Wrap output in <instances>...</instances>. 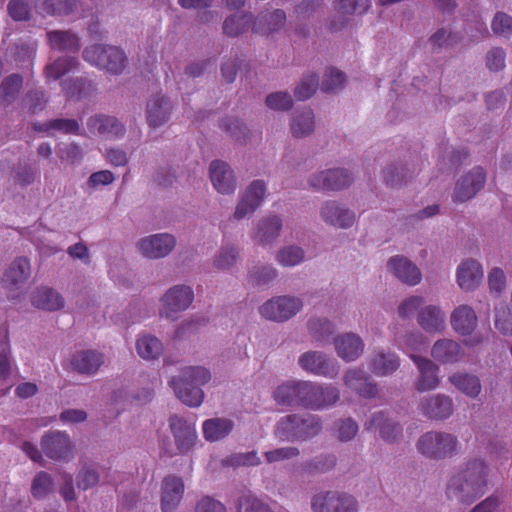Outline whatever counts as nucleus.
<instances>
[{"mask_svg": "<svg viewBox=\"0 0 512 512\" xmlns=\"http://www.w3.org/2000/svg\"><path fill=\"white\" fill-rule=\"evenodd\" d=\"M488 466L481 458H473L453 472L446 485L451 500L470 504L483 495L487 486Z\"/></svg>", "mask_w": 512, "mask_h": 512, "instance_id": "obj_1", "label": "nucleus"}, {"mask_svg": "<svg viewBox=\"0 0 512 512\" xmlns=\"http://www.w3.org/2000/svg\"><path fill=\"white\" fill-rule=\"evenodd\" d=\"M211 380L210 371L203 366H186L180 370L178 376H172L168 380L169 387L175 396L189 407H199L205 394L196 385H205Z\"/></svg>", "mask_w": 512, "mask_h": 512, "instance_id": "obj_2", "label": "nucleus"}, {"mask_svg": "<svg viewBox=\"0 0 512 512\" xmlns=\"http://www.w3.org/2000/svg\"><path fill=\"white\" fill-rule=\"evenodd\" d=\"M325 391L317 388L313 383L305 381H288L279 385L274 391V398L281 405L301 404L309 408H319L323 402L308 398V394H323Z\"/></svg>", "mask_w": 512, "mask_h": 512, "instance_id": "obj_3", "label": "nucleus"}, {"mask_svg": "<svg viewBox=\"0 0 512 512\" xmlns=\"http://www.w3.org/2000/svg\"><path fill=\"white\" fill-rule=\"evenodd\" d=\"M320 429V420L315 415L305 418L289 415L277 423L275 434L281 441H298L317 435Z\"/></svg>", "mask_w": 512, "mask_h": 512, "instance_id": "obj_4", "label": "nucleus"}, {"mask_svg": "<svg viewBox=\"0 0 512 512\" xmlns=\"http://www.w3.org/2000/svg\"><path fill=\"white\" fill-rule=\"evenodd\" d=\"M418 451L433 459L452 457L459 450L456 436L445 432H428L417 442Z\"/></svg>", "mask_w": 512, "mask_h": 512, "instance_id": "obj_5", "label": "nucleus"}, {"mask_svg": "<svg viewBox=\"0 0 512 512\" xmlns=\"http://www.w3.org/2000/svg\"><path fill=\"white\" fill-rule=\"evenodd\" d=\"M84 59L93 66L118 73L123 69L126 58L117 47L94 45L85 49Z\"/></svg>", "mask_w": 512, "mask_h": 512, "instance_id": "obj_6", "label": "nucleus"}, {"mask_svg": "<svg viewBox=\"0 0 512 512\" xmlns=\"http://www.w3.org/2000/svg\"><path fill=\"white\" fill-rule=\"evenodd\" d=\"M302 308V301L299 298L291 296H277L267 300L259 307L260 315L271 321L283 322Z\"/></svg>", "mask_w": 512, "mask_h": 512, "instance_id": "obj_7", "label": "nucleus"}, {"mask_svg": "<svg viewBox=\"0 0 512 512\" xmlns=\"http://www.w3.org/2000/svg\"><path fill=\"white\" fill-rule=\"evenodd\" d=\"M176 246V239L169 233L144 236L136 242V249L144 258L156 260L168 256Z\"/></svg>", "mask_w": 512, "mask_h": 512, "instance_id": "obj_8", "label": "nucleus"}, {"mask_svg": "<svg viewBox=\"0 0 512 512\" xmlns=\"http://www.w3.org/2000/svg\"><path fill=\"white\" fill-rule=\"evenodd\" d=\"M194 293L191 287L176 285L162 297V314L166 318H174L175 314L186 310L192 303Z\"/></svg>", "mask_w": 512, "mask_h": 512, "instance_id": "obj_9", "label": "nucleus"}, {"mask_svg": "<svg viewBox=\"0 0 512 512\" xmlns=\"http://www.w3.org/2000/svg\"><path fill=\"white\" fill-rule=\"evenodd\" d=\"M298 363L305 371L318 376L333 378L339 372L337 361L321 352H306L299 357Z\"/></svg>", "mask_w": 512, "mask_h": 512, "instance_id": "obj_10", "label": "nucleus"}, {"mask_svg": "<svg viewBox=\"0 0 512 512\" xmlns=\"http://www.w3.org/2000/svg\"><path fill=\"white\" fill-rule=\"evenodd\" d=\"M486 175L481 167H475L462 175L456 182L453 199L465 202L473 198L484 186Z\"/></svg>", "mask_w": 512, "mask_h": 512, "instance_id": "obj_11", "label": "nucleus"}, {"mask_svg": "<svg viewBox=\"0 0 512 512\" xmlns=\"http://www.w3.org/2000/svg\"><path fill=\"white\" fill-rule=\"evenodd\" d=\"M265 192L266 186L263 181L254 180L251 182L241 194L240 201L235 209V218L242 219L258 209L263 203Z\"/></svg>", "mask_w": 512, "mask_h": 512, "instance_id": "obj_12", "label": "nucleus"}, {"mask_svg": "<svg viewBox=\"0 0 512 512\" xmlns=\"http://www.w3.org/2000/svg\"><path fill=\"white\" fill-rule=\"evenodd\" d=\"M209 177L214 189L222 195L233 194L237 187L234 171L223 161L214 160L209 166Z\"/></svg>", "mask_w": 512, "mask_h": 512, "instance_id": "obj_13", "label": "nucleus"}, {"mask_svg": "<svg viewBox=\"0 0 512 512\" xmlns=\"http://www.w3.org/2000/svg\"><path fill=\"white\" fill-rule=\"evenodd\" d=\"M352 182V175L345 169H329L311 176L309 183L319 190H339Z\"/></svg>", "mask_w": 512, "mask_h": 512, "instance_id": "obj_14", "label": "nucleus"}, {"mask_svg": "<svg viewBox=\"0 0 512 512\" xmlns=\"http://www.w3.org/2000/svg\"><path fill=\"white\" fill-rule=\"evenodd\" d=\"M31 273L30 262L25 257H19L12 261L6 269L2 284L9 292H15L24 286Z\"/></svg>", "mask_w": 512, "mask_h": 512, "instance_id": "obj_15", "label": "nucleus"}, {"mask_svg": "<svg viewBox=\"0 0 512 512\" xmlns=\"http://www.w3.org/2000/svg\"><path fill=\"white\" fill-rule=\"evenodd\" d=\"M483 277V267L474 259L462 261L456 271L457 284L465 291L475 290L481 284Z\"/></svg>", "mask_w": 512, "mask_h": 512, "instance_id": "obj_16", "label": "nucleus"}, {"mask_svg": "<svg viewBox=\"0 0 512 512\" xmlns=\"http://www.w3.org/2000/svg\"><path fill=\"white\" fill-rule=\"evenodd\" d=\"M320 215L323 221L339 228L351 227L355 222V213L335 201L325 202L321 206Z\"/></svg>", "mask_w": 512, "mask_h": 512, "instance_id": "obj_17", "label": "nucleus"}, {"mask_svg": "<svg viewBox=\"0 0 512 512\" xmlns=\"http://www.w3.org/2000/svg\"><path fill=\"white\" fill-rule=\"evenodd\" d=\"M42 449L51 459L61 460L67 458L72 451L69 436L66 433L54 431L42 438Z\"/></svg>", "mask_w": 512, "mask_h": 512, "instance_id": "obj_18", "label": "nucleus"}, {"mask_svg": "<svg viewBox=\"0 0 512 512\" xmlns=\"http://www.w3.org/2000/svg\"><path fill=\"white\" fill-rule=\"evenodd\" d=\"M387 268L400 281L411 286L417 285L422 279L419 268L404 256L391 257L387 263Z\"/></svg>", "mask_w": 512, "mask_h": 512, "instance_id": "obj_19", "label": "nucleus"}, {"mask_svg": "<svg viewBox=\"0 0 512 512\" xmlns=\"http://www.w3.org/2000/svg\"><path fill=\"white\" fill-rule=\"evenodd\" d=\"M334 347L342 360L351 362L361 356L364 343L361 337L355 333H343L334 339Z\"/></svg>", "mask_w": 512, "mask_h": 512, "instance_id": "obj_20", "label": "nucleus"}, {"mask_svg": "<svg viewBox=\"0 0 512 512\" xmlns=\"http://www.w3.org/2000/svg\"><path fill=\"white\" fill-rule=\"evenodd\" d=\"M170 428L180 451L189 450L194 446L197 440L194 424H190L178 416H173L170 419Z\"/></svg>", "mask_w": 512, "mask_h": 512, "instance_id": "obj_21", "label": "nucleus"}, {"mask_svg": "<svg viewBox=\"0 0 512 512\" xmlns=\"http://www.w3.org/2000/svg\"><path fill=\"white\" fill-rule=\"evenodd\" d=\"M450 323L456 333L469 335L477 326V315L472 307L460 305L451 313Z\"/></svg>", "mask_w": 512, "mask_h": 512, "instance_id": "obj_22", "label": "nucleus"}, {"mask_svg": "<svg viewBox=\"0 0 512 512\" xmlns=\"http://www.w3.org/2000/svg\"><path fill=\"white\" fill-rule=\"evenodd\" d=\"M410 358L416 364L420 374L416 384L417 389L426 391L436 388L439 383L437 366L432 361L420 358L412 353L410 354Z\"/></svg>", "mask_w": 512, "mask_h": 512, "instance_id": "obj_23", "label": "nucleus"}, {"mask_svg": "<svg viewBox=\"0 0 512 512\" xmlns=\"http://www.w3.org/2000/svg\"><path fill=\"white\" fill-rule=\"evenodd\" d=\"M281 226V220L277 216L263 218L253 230L251 237L260 245H269L278 237Z\"/></svg>", "mask_w": 512, "mask_h": 512, "instance_id": "obj_24", "label": "nucleus"}, {"mask_svg": "<svg viewBox=\"0 0 512 512\" xmlns=\"http://www.w3.org/2000/svg\"><path fill=\"white\" fill-rule=\"evenodd\" d=\"M418 324L427 332H441L445 328L446 315L439 306L428 305L418 313Z\"/></svg>", "mask_w": 512, "mask_h": 512, "instance_id": "obj_25", "label": "nucleus"}, {"mask_svg": "<svg viewBox=\"0 0 512 512\" xmlns=\"http://www.w3.org/2000/svg\"><path fill=\"white\" fill-rule=\"evenodd\" d=\"M162 489V511L173 512L182 498L184 485L177 477H167Z\"/></svg>", "mask_w": 512, "mask_h": 512, "instance_id": "obj_26", "label": "nucleus"}, {"mask_svg": "<svg viewBox=\"0 0 512 512\" xmlns=\"http://www.w3.org/2000/svg\"><path fill=\"white\" fill-rule=\"evenodd\" d=\"M32 304L39 309L56 311L64 307L62 295L49 287H40L32 295Z\"/></svg>", "mask_w": 512, "mask_h": 512, "instance_id": "obj_27", "label": "nucleus"}, {"mask_svg": "<svg viewBox=\"0 0 512 512\" xmlns=\"http://www.w3.org/2000/svg\"><path fill=\"white\" fill-rule=\"evenodd\" d=\"M422 411L431 418L445 419L452 414V400L443 395L429 397L422 403Z\"/></svg>", "mask_w": 512, "mask_h": 512, "instance_id": "obj_28", "label": "nucleus"}, {"mask_svg": "<svg viewBox=\"0 0 512 512\" xmlns=\"http://www.w3.org/2000/svg\"><path fill=\"white\" fill-rule=\"evenodd\" d=\"M233 422L227 418H212L204 421L202 425L204 438L209 442L222 440L230 434Z\"/></svg>", "mask_w": 512, "mask_h": 512, "instance_id": "obj_29", "label": "nucleus"}, {"mask_svg": "<svg viewBox=\"0 0 512 512\" xmlns=\"http://www.w3.org/2000/svg\"><path fill=\"white\" fill-rule=\"evenodd\" d=\"M335 503L347 504L349 509L354 510V498L351 496H339L336 493L328 492L314 496L312 508L314 512H334Z\"/></svg>", "mask_w": 512, "mask_h": 512, "instance_id": "obj_30", "label": "nucleus"}, {"mask_svg": "<svg viewBox=\"0 0 512 512\" xmlns=\"http://www.w3.org/2000/svg\"><path fill=\"white\" fill-rule=\"evenodd\" d=\"M88 126L91 131L98 132L105 137H118L123 134V125L111 116H95L89 119Z\"/></svg>", "mask_w": 512, "mask_h": 512, "instance_id": "obj_31", "label": "nucleus"}, {"mask_svg": "<svg viewBox=\"0 0 512 512\" xmlns=\"http://www.w3.org/2000/svg\"><path fill=\"white\" fill-rule=\"evenodd\" d=\"M136 352L144 360H154L162 354L163 344L156 336L144 333L136 340Z\"/></svg>", "mask_w": 512, "mask_h": 512, "instance_id": "obj_32", "label": "nucleus"}, {"mask_svg": "<svg viewBox=\"0 0 512 512\" xmlns=\"http://www.w3.org/2000/svg\"><path fill=\"white\" fill-rule=\"evenodd\" d=\"M432 356L443 363H453L462 356L460 345L449 339L437 341L432 347Z\"/></svg>", "mask_w": 512, "mask_h": 512, "instance_id": "obj_33", "label": "nucleus"}, {"mask_svg": "<svg viewBox=\"0 0 512 512\" xmlns=\"http://www.w3.org/2000/svg\"><path fill=\"white\" fill-rule=\"evenodd\" d=\"M101 364L102 355L94 351L78 352L71 360V366L74 370L87 374L94 373Z\"/></svg>", "mask_w": 512, "mask_h": 512, "instance_id": "obj_34", "label": "nucleus"}, {"mask_svg": "<svg viewBox=\"0 0 512 512\" xmlns=\"http://www.w3.org/2000/svg\"><path fill=\"white\" fill-rule=\"evenodd\" d=\"M367 429L379 431V435L386 441H393L400 433V427L388 419L383 413H378L366 424Z\"/></svg>", "mask_w": 512, "mask_h": 512, "instance_id": "obj_35", "label": "nucleus"}, {"mask_svg": "<svg viewBox=\"0 0 512 512\" xmlns=\"http://www.w3.org/2000/svg\"><path fill=\"white\" fill-rule=\"evenodd\" d=\"M399 367V359L394 353L380 351L370 360V369L376 375L383 376L394 372Z\"/></svg>", "mask_w": 512, "mask_h": 512, "instance_id": "obj_36", "label": "nucleus"}, {"mask_svg": "<svg viewBox=\"0 0 512 512\" xmlns=\"http://www.w3.org/2000/svg\"><path fill=\"white\" fill-rule=\"evenodd\" d=\"M345 384L363 397H372L376 393V387L368 382V379L360 370H350L346 374Z\"/></svg>", "mask_w": 512, "mask_h": 512, "instance_id": "obj_37", "label": "nucleus"}, {"mask_svg": "<svg viewBox=\"0 0 512 512\" xmlns=\"http://www.w3.org/2000/svg\"><path fill=\"white\" fill-rule=\"evenodd\" d=\"M169 104L163 97H156L147 105V120L150 126L158 127L167 119Z\"/></svg>", "mask_w": 512, "mask_h": 512, "instance_id": "obj_38", "label": "nucleus"}, {"mask_svg": "<svg viewBox=\"0 0 512 512\" xmlns=\"http://www.w3.org/2000/svg\"><path fill=\"white\" fill-rule=\"evenodd\" d=\"M452 385L469 397H476L481 390L479 379L470 374L457 373L449 378Z\"/></svg>", "mask_w": 512, "mask_h": 512, "instance_id": "obj_39", "label": "nucleus"}, {"mask_svg": "<svg viewBox=\"0 0 512 512\" xmlns=\"http://www.w3.org/2000/svg\"><path fill=\"white\" fill-rule=\"evenodd\" d=\"M304 257L303 249L295 245L284 246L276 254L277 262L285 267L299 265L303 262Z\"/></svg>", "mask_w": 512, "mask_h": 512, "instance_id": "obj_40", "label": "nucleus"}, {"mask_svg": "<svg viewBox=\"0 0 512 512\" xmlns=\"http://www.w3.org/2000/svg\"><path fill=\"white\" fill-rule=\"evenodd\" d=\"M314 128V116L311 110H305L296 114L291 123L292 134L302 137L312 132Z\"/></svg>", "mask_w": 512, "mask_h": 512, "instance_id": "obj_41", "label": "nucleus"}, {"mask_svg": "<svg viewBox=\"0 0 512 512\" xmlns=\"http://www.w3.org/2000/svg\"><path fill=\"white\" fill-rule=\"evenodd\" d=\"M48 38L53 49L70 51L78 48V38L70 32L53 31Z\"/></svg>", "mask_w": 512, "mask_h": 512, "instance_id": "obj_42", "label": "nucleus"}, {"mask_svg": "<svg viewBox=\"0 0 512 512\" xmlns=\"http://www.w3.org/2000/svg\"><path fill=\"white\" fill-rule=\"evenodd\" d=\"M78 0H59L57 7L51 0H38L36 8L41 14H69L74 10Z\"/></svg>", "mask_w": 512, "mask_h": 512, "instance_id": "obj_43", "label": "nucleus"}, {"mask_svg": "<svg viewBox=\"0 0 512 512\" xmlns=\"http://www.w3.org/2000/svg\"><path fill=\"white\" fill-rule=\"evenodd\" d=\"M12 371V361L7 332L0 333V377L6 381Z\"/></svg>", "mask_w": 512, "mask_h": 512, "instance_id": "obj_44", "label": "nucleus"}, {"mask_svg": "<svg viewBox=\"0 0 512 512\" xmlns=\"http://www.w3.org/2000/svg\"><path fill=\"white\" fill-rule=\"evenodd\" d=\"M395 342L401 349L406 351H421L427 347L426 338L418 332L406 334L404 337H395Z\"/></svg>", "mask_w": 512, "mask_h": 512, "instance_id": "obj_45", "label": "nucleus"}, {"mask_svg": "<svg viewBox=\"0 0 512 512\" xmlns=\"http://www.w3.org/2000/svg\"><path fill=\"white\" fill-rule=\"evenodd\" d=\"M238 251L233 245L223 246L215 255L213 265L220 270L231 268L237 259Z\"/></svg>", "mask_w": 512, "mask_h": 512, "instance_id": "obj_46", "label": "nucleus"}, {"mask_svg": "<svg viewBox=\"0 0 512 512\" xmlns=\"http://www.w3.org/2000/svg\"><path fill=\"white\" fill-rule=\"evenodd\" d=\"M75 66V61L69 57H63L46 67V76L48 79H58L65 73L71 71Z\"/></svg>", "mask_w": 512, "mask_h": 512, "instance_id": "obj_47", "label": "nucleus"}, {"mask_svg": "<svg viewBox=\"0 0 512 512\" xmlns=\"http://www.w3.org/2000/svg\"><path fill=\"white\" fill-rule=\"evenodd\" d=\"M494 324L503 335L512 334V312L504 306L496 307Z\"/></svg>", "mask_w": 512, "mask_h": 512, "instance_id": "obj_48", "label": "nucleus"}, {"mask_svg": "<svg viewBox=\"0 0 512 512\" xmlns=\"http://www.w3.org/2000/svg\"><path fill=\"white\" fill-rule=\"evenodd\" d=\"M318 86V78L311 74L304 77L295 89V95L298 100L308 99L316 91Z\"/></svg>", "mask_w": 512, "mask_h": 512, "instance_id": "obj_49", "label": "nucleus"}, {"mask_svg": "<svg viewBox=\"0 0 512 512\" xmlns=\"http://www.w3.org/2000/svg\"><path fill=\"white\" fill-rule=\"evenodd\" d=\"M345 82V77L342 72L335 68H328L324 74L322 81V89L324 91H334L340 88Z\"/></svg>", "mask_w": 512, "mask_h": 512, "instance_id": "obj_50", "label": "nucleus"}, {"mask_svg": "<svg viewBox=\"0 0 512 512\" xmlns=\"http://www.w3.org/2000/svg\"><path fill=\"white\" fill-rule=\"evenodd\" d=\"M492 29L498 35L509 37L512 35V16L497 13L492 21Z\"/></svg>", "mask_w": 512, "mask_h": 512, "instance_id": "obj_51", "label": "nucleus"}, {"mask_svg": "<svg viewBox=\"0 0 512 512\" xmlns=\"http://www.w3.org/2000/svg\"><path fill=\"white\" fill-rule=\"evenodd\" d=\"M424 304L422 296H411L401 302L398 307V314L401 318L406 319L414 315V313Z\"/></svg>", "mask_w": 512, "mask_h": 512, "instance_id": "obj_52", "label": "nucleus"}, {"mask_svg": "<svg viewBox=\"0 0 512 512\" xmlns=\"http://www.w3.org/2000/svg\"><path fill=\"white\" fill-rule=\"evenodd\" d=\"M309 331L319 341H324L326 336L332 332V325L326 319L313 318L308 323Z\"/></svg>", "mask_w": 512, "mask_h": 512, "instance_id": "obj_53", "label": "nucleus"}, {"mask_svg": "<svg viewBox=\"0 0 512 512\" xmlns=\"http://www.w3.org/2000/svg\"><path fill=\"white\" fill-rule=\"evenodd\" d=\"M99 481V475L93 466H83L78 475L77 484L80 489L86 490L95 486Z\"/></svg>", "mask_w": 512, "mask_h": 512, "instance_id": "obj_54", "label": "nucleus"}, {"mask_svg": "<svg viewBox=\"0 0 512 512\" xmlns=\"http://www.w3.org/2000/svg\"><path fill=\"white\" fill-rule=\"evenodd\" d=\"M22 80L18 75H12L5 79L0 87V97L9 102L21 87Z\"/></svg>", "mask_w": 512, "mask_h": 512, "instance_id": "obj_55", "label": "nucleus"}, {"mask_svg": "<svg viewBox=\"0 0 512 512\" xmlns=\"http://www.w3.org/2000/svg\"><path fill=\"white\" fill-rule=\"evenodd\" d=\"M357 431V424L351 419H345L336 425L334 434L340 441H349L356 435Z\"/></svg>", "mask_w": 512, "mask_h": 512, "instance_id": "obj_56", "label": "nucleus"}, {"mask_svg": "<svg viewBox=\"0 0 512 512\" xmlns=\"http://www.w3.org/2000/svg\"><path fill=\"white\" fill-rule=\"evenodd\" d=\"M52 481L48 474L41 472L37 474L32 483V494L36 498L44 497L51 489Z\"/></svg>", "mask_w": 512, "mask_h": 512, "instance_id": "obj_57", "label": "nucleus"}, {"mask_svg": "<svg viewBox=\"0 0 512 512\" xmlns=\"http://www.w3.org/2000/svg\"><path fill=\"white\" fill-rule=\"evenodd\" d=\"M299 454L298 449L294 447L277 448L265 453V459L268 463L282 462L296 457Z\"/></svg>", "mask_w": 512, "mask_h": 512, "instance_id": "obj_58", "label": "nucleus"}, {"mask_svg": "<svg viewBox=\"0 0 512 512\" xmlns=\"http://www.w3.org/2000/svg\"><path fill=\"white\" fill-rule=\"evenodd\" d=\"M266 104L273 110H287L292 105V99L287 93L276 92L267 96Z\"/></svg>", "mask_w": 512, "mask_h": 512, "instance_id": "obj_59", "label": "nucleus"}, {"mask_svg": "<svg viewBox=\"0 0 512 512\" xmlns=\"http://www.w3.org/2000/svg\"><path fill=\"white\" fill-rule=\"evenodd\" d=\"M238 509L239 512H270L264 503L251 495L242 497Z\"/></svg>", "mask_w": 512, "mask_h": 512, "instance_id": "obj_60", "label": "nucleus"}, {"mask_svg": "<svg viewBox=\"0 0 512 512\" xmlns=\"http://www.w3.org/2000/svg\"><path fill=\"white\" fill-rule=\"evenodd\" d=\"M247 24L245 17L235 15L225 20L224 31L227 35L236 36L245 30Z\"/></svg>", "mask_w": 512, "mask_h": 512, "instance_id": "obj_61", "label": "nucleus"}, {"mask_svg": "<svg viewBox=\"0 0 512 512\" xmlns=\"http://www.w3.org/2000/svg\"><path fill=\"white\" fill-rule=\"evenodd\" d=\"M486 65L491 71H498L505 66V53L501 48H493L488 51Z\"/></svg>", "mask_w": 512, "mask_h": 512, "instance_id": "obj_62", "label": "nucleus"}, {"mask_svg": "<svg viewBox=\"0 0 512 512\" xmlns=\"http://www.w3.org/2000/svg\"><path fill=\"white\" fill-rule=\"evenodd\" d=\"M488 284L492 293H500L506 285L505 274L500 268H493L488 274Z\"/></svg>", "mask_w": 512, "mask_h": 512, "instance_id": "obj_63", "label": "nucleus"}, {"mask_svg": "<svg viewBox=\"0 0 512 512\" xmlns=\"http://www.w3.org/2000/svg\"><path fill=\"white\" fill-rule=\"evenodd\" d=\"M369 7L367 0H340L338 10L342 13H363Z\"/></svg>", "mask_w": 512, "mask_h": 512, "instance_id": "obj_64", "label": "nucleus"}]
</instances>
